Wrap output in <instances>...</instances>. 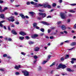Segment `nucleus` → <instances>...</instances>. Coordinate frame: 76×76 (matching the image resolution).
I'll use <instances>...</instances> for the list:
<instances>
[{
  "mask_svg": "<svg viewBox=\"0 0 76 76\" xmlns=\"http://www.w3.org/2000/svg\"><path fill=\"white\" fill-rule=\"evenodd\" d=\"M57 23L58 25H60V24H61V22L59 21L57 22Z\"/></svg>",
  "mask_w": 76,
  "mask_h": 76,
  "instance_id": "nucleus-37",
  "label": "nucleus"
},
{
  "mask_svg": "<svg viewBox=\"0 0 76 76\" xmlns=\"http://www.w3.org/2000/svg\"><path fill=\"white\" fill-rule=\"evenodd\" d=\"M69 57V56L68 55H66L65 56V59H67Z\"/></svg>",
  "mask_w": 76,
  "mask_h": 76,
  "instance_id": "nucleus-25",
  "label": "nucleus"
},
{
  "mask_svg": "<svg viewBox=\"0 0 76 76\" xmlns=\"http://www.w3.org/2000/svg\"><path fill=\"white\" fill-rule=\"evenodd\" d=\"M76 45V42H74L71 43L70 44V45L71 46H74Z\"/></svg>",
  "mask_w": 76,
  "mask_h": 76,
  "instance_id": "nucleus-16",
  "label": "nucleus"
},
{
  "mask_svg": "<svg viewBox=\"0 0 76 76\" xmlns=\"http://www.w3.org/2000/svg\"><path fill=\"white\" fill-rule=\"evenodd\" d=\"M64 58L62 57L61 58V61H64Z\"/></svg>",
  "mask_w": 76,
  "mask_h": 76,
  "instance_id": "nucleus-39",
  "label": "nucleus"
},
{
  "mask_svg": "<svg viewBox=\"0 0 76 76\" xmlns=\"http://www.w3.org/2000/svg\"><path fill=\"white\" fill-rule=\"evenodd\" d=\"M3 22H4V21H1L0 22V23H3Z\"/></svg>",
  "mask_w": 76,
  "mask_h": 76,
  "instance_id": "nucleus-56",
  "label": "nucleus"
},
{
  "mask_svg": "<svg viewBox=\"0 0 76 76\" xmlns=\"http://www.w3.org/2000/svg\"><path fill=\"white\" fill-rule=\"evenodd\" d=\"M38 37V35L37 34H33L31 36V37L32 38H36L35 37Z\"/></svg>",
  "mask_w": 76,
  "mask_h": 76,
  "instance_id": "nucleus-5",
  "label": "nucleus"
},
{
  "mask_svg": "<svg viewBox=\"0 0 76 76\" xmlns=\"http://www.w3.org/2000/svg\"><path fill=\"white\" fill-rule=\"evenodd\" d=\"M19 16H21L22 19H25V16H24V15H23V14H20Z\"/></svg>",
  "mask_w": 76,
  "mask_h": 76,
  "instance_id": "nucleus-10",
  "label": "nucleus"
},
{
  "mask_svg": "<svg viewBox=\"0 0 76 76\" xmlns=\"http://www.w3.org/2000/svg\"><path fill=\"white\" fill-rule=\"evenodd\" d=\"M30 14L31 15H34L35 14V13H34V12H29Z\"/></svg>",
  "mask_w": 76,
  "mask_h": 76,
  "instance_id": "nucleus-27",
  "label": "nucleus"
},
{
  "mask_svg": "<svg viewBox=\"0 0 76 76\" xmlns=\"http://www.w3.org/2000/svg\"><path fill=\"white\" fill-rule=\"evenodd\" d=\"M14 68L17 70H19V68H20V65H19L18 66H15Z\"/></svg>",
  "mask_w": 76,
  "mask_h": 76,
  "instance_id": "nucleus-9",
  "label": "nucleus"
},
{
  "mask_svg": "<svg viewBox=\"0 0 76 76\" xmlns=\"http://www.w3.org/2000/svg\"><path fill=\"white\" fill-rule=\"evenodd\" d=\"M44 33H42L40 34V36H42L43 35H44Z\"/></svg>",
  "mask_w": 76,
  "mask_h": 76,
  "instance_id": "nucleus-48",
  "label": "nucleus"
},
{
  "mask_svg": "<svg viewBox=\"0 0 76 76\" xmlns=\"http://www.w3.org/2000/svg\"><path fill=\"white\" fill-rule=\"evenodd\" d=\"M51 31V29H48V33H50V32Z\"/></svg>",
  "mask_w": 76,
  "mask_h": 76,
  "instance_id": "nucleus-41",
  "label": "nucleus"
},
{
  "mask_svg": "<svg viewBox=\"0 0 76 76\" xmlns=\"http://www.w3.org/2000/svg\"><path fill=\"white\" fill-rule=\"evenodd\" d=\"M8 9V8L7 7H5L4 8V10H1V12H4L5 10H7Z\"/></svg>",
  "mask_w": 76,
  "mask_h": 76,
  "instance_id": "nucleus-17",
  "label": "nucleus"
},
{
  "mask_svg": "<svg viewBox=\"0 0 76 76\" xmlns=\"http://www.w3.org/2000/svg\"><path fill=\"white\" fill-rule=\"evenodd\" d=\"M25 38L27 39H29V37L28 36H26L25 37Z\"/></svg>",
  "mask_w": 76,
  "mask_h": 76,
  "instance_id": "nucleus-43",
  "label": "nucleus"
},
{
  "mask_svg": "<svg viewBox=\"0 0 76 76\" xmlns=\"http://www.w3.org/2000/svg\"><path fill=\"white\" fill-rule=\"evenodd\" d=\"M50 57H51V55H49L48 56V58L50 59Z\"/></svg>",
  "mask_w": 76,
  "mask_h": 76,
  "instance_id": "nucleus-55",
  "label": "nucleus"
},
{
  "mask_svg": "<svg viewBox=\"0 0 76 76\" xmlns=\"http://www.w3.org/2000/svg\"><path fill=\"white\" fill-rule=\"evenodd\" d=\"M19 74H20V73H19V72H15V75H19Z\"/></svg>",
  "mask_w": 76,
  "mask_h": 76,
  "instance_id": "nucleus-51",
  "label": "nucleus"
},
{
  "mask_svg": "<svg viewBox=\"0 0 76 76\" xmlns=\"http://www.w3.org/2000/svg\"><path fill=\"white\" fill-rule=\"evenodd\" d=\"M42 70V67L41 66H39L38 67V70L39 71H41Z\"/></svg>",
  "mask_w": 76,
  "mask_h": 76,
  "instance_id": "nucleus-23",
  "label": "nucleus"
},
{
  "mask_svg": "<svg viewBox=\"0 0 76 76\" xmlns=\"http://www.w3.org/2000/svg\"><path fill=\"white\" fill-rule=\"evenodd\" d=\"M69 17H72V15L71 14H69Z\"/></svg>",
  "mask_w": 76,
  "mask_h": 76,
  "instance_id": "nucleus-54",
  "label": "nucleus"
},
{
  "mask_svg": "<svg viewBox=\"0 0 76 76\" xmlns=\"http://www.w3.org/2000/svg\"><path fill=\"white\" fill-rule=\"evenodd\" d=\"M31 4H34V2L33 1H31L30 2Z\"/></svg>",
  "mask_w": 76,
  "mask_h": 76,
  "instance_id": "nucleus-57",
  "label": "nucleus"
},
{
  "mask_svg": "<svg viewBox=\"0 0 76 76\" xmlns=\"http://www.w3.org/2000/svg\"><path fill=\"white\" fill-rule=\"evenodd\" d=\"M8 41H12V39L10 38H9L8 39Z\"/></svg>",
  "mask_w": 76,
  "mask_h": 76,
  "instance_id": "nucleus-53",
  "label": "nucleus"
},
{
  "mask_svg": "<svg viewBox=\"0 0 76 76\" xmlns=\"http://www.w3.org/2000/svg\"><path fill=\"white\" fill-rule=\"evenodd\" d=\"M55 62L53 63L50 66V67H51V66H54V65H55Z\"/></svg>",
  "mask_w": 76,
  "mask_h": 76,
  "instance_id": "nucleus-30",
  "label": "nucleus"
},
{
  "mask_svg": "<svg viewBox=\"0 0 76 76\" xmlns=\"http://www.w3.org/2000/svg\"><path fill=\"white\" fill-rule=\"evenodd\" d=\"M64 32L65 34H67V32L66 31H64Z\"/></svg>",
  "mask_w": 76,
  "mask_h": 76,
  "instance_id": "nucleus-62",
  "label": "nucleus"
},
{
  "mask_svg": "<svg viewBox=\"0 0 76 76\" xmlns=\"http://www.w3.org/2000/svg\"><path fill=\"white\" fill-rule=\"evenodd\" d=\"M39 15H42V18H45V17H46V14L41 12L39 13Z\"/></svg>",
  "mask_w": 76,
  "mask_h": 76,
  "instance_id": "nucleus-3",
  "label": "nucleus"
},
{
  "mask_svg": "<svg viewBox=\"0 0 76 76\" xmlns=\"http://www.w3.org/2000/svg\"><path fill=\"white\" fill-rule=\"evenodd\" d=\"M27 5H29V4H30V2H27Z\"/></svg>",
  "mask_w": 76,
  "mask_h": 76,
  "instance_id": "nucleus-50",
  "label": "nucleus"
},
{
  "mask_svg": "<svg viewBox=\"0 0 76 76\" xmlns=\"http://www.w3.org/2000/svg\"><path fill=\"white\" fill-rule=\"evenodd\" d=\"M61 28L63 30H65L66 29V26H62Z\"/></svg>",
  "mask_w": 76,
  "mask_h": 76,
  "instance_id": "nucleus-21",
  "label": "nucleus"
},
{
  "mask_svg": "<svg viewBox=\"0 0 76 76\" xmlns=\"http://www.w3.org/2000/svg\"><path fill=\"white\" fill-rule=\"evenodd\" d=\"M33 27L34 28H35L37 26V23H34L33 24Z\"/></svg>",
  "mask_w": 76,
  "mask_h": 76,
  "instance_id": "nucleus-14",
  "label": "nucleus"
},
{
  "mask_svg": "<svg viewBox=\"0 0 76 76\" xmlns=\"http://www.w3.org/2000/svg\"><path fill=\"white\" fill-rule=\"evenodd\" d=\"M19 34L21 35H23V36H24V35H26V34L25 32L23 31H20V32L19 33Z\"/></svg>",
  "mask_w": 76,
  "mask_h": 76,
  "instance_id": "nucleus-8",
  "label": "nucleus"
},
{
  "mask_svg": "<svg viewBox=\"0 0 76 76\" xmlns=\"http://www.w3.org/2000/svg\"><path fill=\"white\" fill-rule=\"evenodd\" d=\"M65 13L64 12H61L60 13V16L61 19H65V15H64Z\"/></svg>",
  "mask_w": 76,
  "mask_h": 76,
  "instance_id": "nucleus-2",
  "label": "nucleus"
},
{
  "mask_svg": "<svg viewBox=\"0 0 76 76\" xmlns=\"http://www.w3.org/2000/svg\"><path fill=\"white\" fill-rule=\"evenodd\" d=\"M51 18V16H48L47 17V18Z\"/></svg>",
  "mask_w": 76,
  "mask_h": 76,
  "instance_id": "nucleus-59",
  "label": "nucleus"
},
{
  "mask_svg": "<svg viewBox=\"0 0 76 76\" xmlns=\"http://www.w3.org/2000/svg\"><path fill=\"white\" fill-rule=\"evenodd\" d=\"M0 71H1V72H4V71L3 69L2 68L0 69Z\"/></svg>",
  "mask_w": 76,
  "mask_h": 76,
  "instance_id": "nucleus-46",
  "label": "nucleus"
},
{
  "mask_svg": "<svg viewBox=\"0 0 76 76\" xmlns=\"http://www.w3.org/2000/svg\"><path fill=\"white\" fill-rule=\"evenodd\" d=\"M8 20L10 22H14V21L15 20L14 19V17L13 16H11L10 17L8 18Z\"/></svg>",
  "mask_w": 76,
  "mask_h": 76,
  "instance_id": "nucleus-1",
  "label": "nucleus"
},
{
  "mask_svg": "<svg viewBox=\"0 0 76 76\" xmlns=\"http://www.w3.org/2000/svg\"><path fill=\"white\" fill-rule=\"evenodd\" d=\"M2 7H1V6H0V12H2V11H1V10H2Z\"/></svg>",
  "mask_w": 76,
  "mask_h": 76,
  "instance_id": "nucleus-35",
  "label": "nucleus"
},
{
  "mask_svg": "<svg viewBox=\"0 0 76 76\" xmlns=\"http://www.w3.org/2000/svg\"><path fill=\"white\" fill-rule=\"evenodd\" d=\"M22 73H24V75L26 76H28L29 75V73L26 71H23L22 72Z\"/></svg>",
  "mask_w": 76,
  "mask_h": 76,
  "instance_id": "nucleus-4",
  "label": "nucleus"
},
{
  "mask_svg": "<svg viewBox=\"0 0 76 76\" xmlns=\"http://www.w3.org/2000/svg\"><path fill=\"white\" fill-rule=\"evenodd\" d=\"M37 60H35L34 61L33 63H34V64H35L36 63V62H37Z\"/></svg>",
  "mask_w": 76,
  "mask_h": 76,
  "instance_id": "nucleus-58",
  "label": "nucleus"
},
{
  "mask_svg": "<svg viewBox=\"0 0 76 76\" xmlns=\"http://www.w3.org/2000/svg\"><path fill=\"white\" fill-rule=\"evenodd\" d=\"M53 36L50 37V39H53Z\"/></svg>",
  "mask_w": 76,
  "mask_h": 76,
  "instance_id": "nucleus-61",
  "label": "nucleus"
},
{
  "mask_svg": "<svg viewBox=\"0 0 76 76\" xmlns=\"http://www.w3.org/2000/svg\"><path fill=\"white\" fill-rule=\"evenodd\" d=\"M33 5H35L34 7H38V4H37V3L34 2Z\"/></svg>",
  "mask_w": 76,
  "mask_h": 76,
  "instance_id": "nucleus-19",
  "label": "nucleus"
},
{
  "mask_svg": "<svg viewBox=\"0 0 76 76\" xmlns=\"http://www.w3.org/2000/svg\"><path fill=\"white\" fill-rule=\"evenodd\" d=\"M52 6H53V7H56V4L53 3Z\"/></svg>",
  "mask_w": 76,
  "mask_h": 76,
  "instance_id": "nucleus-31",
  "label": "nucleus"
},
{
  "mask_svg": "<svg viewBox=\"0 0 76 76\" xmlns=\"http://www.w3.org/2000/svg\"><path fill=\"white\" fill-rule=\"evenodd\" d=\"M8 29L9 31H10V27L9 26H8Z\"/></svg>",
  "mask_w": 76,
  "mask_h": 76,
  "instance_id": "nucleus-52",
  "label": "nucleus"
},
{
  "mask_svg": "<svg viewBox=\"0 0 76 76\" xmlns=\"http://www.w3.org/2000/svg\"><path fill=\"white\" fill-rule=\"evenodd\" d=\"M4 14H2L0 15V18H4Z\"/></svg>",
  "mask_w": 76,
  "mask_h": 76,
  "instance_id": "nucleus-20",
  "label": "nucleus"
},
{
  "mask_svg": "<svg viewBox=\"0 0 76 76\" xmlns=\"http://www.w3.org/2000/svg\"><path fill=\"white\" fill-rule=\"evenodd\" d=\"M35 28L36 29H39V28H40L39 27H38L37 26Z\"/></svg>",
  "mask_w": 76,
  "mask_h": 76,
  "instance_id": "nucleus-47",
  "label": "nucleus"
},
{
  "mask_svg": "<svg viewBox=\"0 0 76 76\" xmlns=\"http://www.w3.org/2000/svg\"><path fill=\"white\" fill-rule=\"evenodd\" d=\"M3 25H2V24L1 23H0V26L1 27H3Z\"/></svg>",
  "mask_w": 76,
  "mask_h": 76,
  "instance_id": "nucleus-64",
  "label": "nucleus"
},
{
  "mask_svg": "<svg viewBox=\"0 0 76 76\" xmlns=\"http://www.w3.org/2000/svg\"><path fill=\"white\" fill-rule=\"evenodd\" d=\"M28 43L29 44H34V42L31 41H29Z\"/></svg>",
  "mask_w": 76,
  "mask_h": 76,
  "instance_id": "nucleus-22",
  "label": "nucleus"
},
{
  "mask_svg": "<svg viewBox=\"0 0 76 76\" xmlns=\"http://www.w3.org/2000/svg\"><path fill=\"white\" fill-rule=\"evenodd\" d=\"M24 39V37H20V39L22 40Z\"/></svg>",
  "mask_w": 76,
  "mask_h": 76,
  "instance_id": "nucleus-36",
  "label": "nucleus"
},
{
  "mask_svg": "<svg viewBox=\"0 0 76 76\" xmlns=\"http://www.w3.org/2000/svg\"><path fill=\"white\" fill-rule=\"evenodd\" d=\"M34 59H37L38 58V56L36 55L34 56Z\"/></svg>",
  "mask_w": 76,
  "mask_h": 76,
  "instance_id": "nucleus-28",
  "label": "nucleus"
},
{
  "mask_svg": "<svg viewBox=\"0 0 76 76\" xmlns=\"http://www.w3.org/2000/svg\"><path fill=\"white\" fill-rule=\"evenodd\" d=\"M40 23H42L44 24V25H50V24L45 21H42Z\"/></svg>",
  "mask_w": 76,
  "mask_h": 76,
  "instance_id": "nucleus-7",
  "label": "nucleus"
},
{
  "mask_svg": "<svg viewBox=\"0 0 76 76\" xmlns=\"http://www.w3.org/2000/svg\"><path fill=\"white\" fill-rule=\"evenodd\" d=\"M66 66L65 65H63L62 64V69H64L66 67Z\"/></svg>",
  "mask_w": 76,
  "mask_h": 76,
  "instance_id": "nucleus-24",
  "label": "nucleus"
},
{
  "mask_svg": "<svg viewBox=\"0 0 76 76\" xmlns=\"http://www.w3.org/2000/svg\"><path fill=\"white\" fill-rule=\"evenodd\" d=\"M74 29H76V23L74 26L73 27Z\"/></svg>",
  "mask_w": 76,
  "mask_h": 76,
  "instance_id": "nucleus-42",
  "label": "nucleus"
},
{
  "mask_svg": "<svg viewBox=\"0 0 76 76\" xmlns=\"http://www.w3.org/2000/svg\"><path fill=\"white\" fill-rule=\"evenodd\" d=\"M66 70L68 72H74V70H72L71 69H70V68H67Z\"/></svg>",
  "mask_w": 76,
  "mask_h": 76,
  "instance_id": "nucleus-12",
  "label": "nucleus"
},
{
  "mask_svg": "<svg viewBox=\"0 0 76 76\" xmlns=\"http://www.w3.org/2000/svg\"><path fill=\"white\" fill-rule=\"evenodd\" d=\"M12 34H14V35H17V33H16L15 31L14 30H12Z\"/></svg>",
  "mask_w": 76,
  "mask_h": 76,
  "instance_id": "nucleus-18",
  "label": "nucleus"
},
{
  "mask_svg": "<svg viewBox=\"0 0 76 76\" xmlns=\"http://www.w3.org/2000/svg\"><path fill=\"white\" fill-rule=\"evenodd\" d=\"M60 68H62V64H60L58 65V67L56 68L57 69H59Z\"/></svg>",
  "mask_w": 76,
  "mask_h": 76,
  "instance_id": "nucleus-13",
  "label": "nucleus"
},
{
  "mask_svg": "<svg viewBox=\"0 0 76 76\" xmlns=\"http://www.w3.org/2000/svg\"><path fill=\"white\" fill-rule=\"evenodd\" d=\"M70 5H71V6H76V4H71Z\"/></svg>",
  "mask_w": 76,
  "mask_h": 76,
  "instance_id": "nucleus-33",
  "label": "nucleus"
},
{
  "mask_svg": "<svg viewBox=\"0 0 76 76\" xmlns=\"http://www.w3.org/2000/svg\"><path fill=\"white\" fill-rule=\"evenodd\" d=\"M11 27H15V25L14 24H12L11 25Z\"/></svg>",
  "mask_w": 76,
  "mask_h": 76,
  "instance_id": "nucleus-63",
  "label": "nucleus"
},
{
  "mask_svg": "<svg viewBox=\"0 0 76 76\" xmlns=\"http://www.w3.org/2000/svg\"><path fill=\"white\" fill-rule=\"evenodd\" d=\"M3 57H7V54H4L3 55Z\"/></svg>",
  "mask_w": 76,
  "mask_h": 76,
  "instance_id": "nucleus-45",
  "label": "nucleus"
},
{
  "mask_svg": "<svg viewBox=\"0 0 76 76\" xmlns=\"http://www.w3.org/2000/svg\"><path fill=\"white\" fill-rule=\"evenodd\" d=\"M69 12H71V13H75V11L73 10H70L69 11Z\"/></svg>",
  "mask_w": 76,
  "mask_h": 76,
  "instance_id": "nucleus-32",
  "label": "nucleus"
},
{
  "mask_svg": "<svg viewBox=\"0 0 76 76\" xmlns=\"http://www.w3.org/2000/svg\"><path fill=\"white\" fill-rule=\"evenodd\" d=\"M47 61H44L42 63V64H45L46 63H47Z\"/></svg>",
  "mask_w": 76,
  "mask_h": 76,
  "instance_id": "nucleus-26",
  "label": "nucleus"
},
{
  "mask_svg": "<svg viewBox=\"0 0 76 76\" xmlns=\"http://www.w3.org/2000/svg\"><path fill=\"white\" fill-rule=\"evenodd\" d=\"M15 7H19V6H20V5H15Z\"/></svg>",
  "mask_w": 76,
  "mask_h": 76,
  "instance_id": "nucleus-49",
  "label": "nucleus"
},
{
  "mask_svg": "<svg viewBox=\"0 0 76 76\" xmlns=\"http://www.w3.org/2000/svg\"><path fill=\"white\" fill-rule=\"evenodd\" d=\"M44 7L45 8L46 7H48L49 9H51V7L50 5L46 4H45Z\"/></svg>",
  "mask_w": 76,
  "mask_h": 76,
  "instance_id": "nucleus-6",
  "label": "nucleus"
},
{
  "mask_svg": "<svg viewBox=\"0 0 76 76\" xmlns=\"http://www.w3.org/2000/svg\"><path fill=\"white\" fill-rule=\"evenodd\" d=\"M39 48L38 47H37L34 48V51H39Z\"/></svg>",
  "mask_w": 76,
  "mask_h": 76,
  "instance_id": "nucleus-15",
  "label": "nucleus"
},
{
  "mask_svg": "<svg viewBox=\"0 0 76 76\" xmlns=\"http://www.w3.org/2000/svg\"><path fill=\"white\" fill-rule=\"evenodd\" d=\"M21 54H22V55H23V56H25V55L26 54V53H24L23 52H21Z\"/></svg>",
  "mask_w": 76,
  "mask_h": 76,
  "instance_id": "nucleus-34",
  "label": "nucleus"
},
{
  "mask_svg": "<svg viewBox=\"0 0 76 76\" xmlns=\"http://www.w3.org/2000/svg\"><path fill=\"white\" fill-rule=\"evenodd\" d=\"M15 24H16V25H19V23L18 22L16 21L15 23Z\"/></svg>",
  "mask_w": 76,
  "mask_h": 76,
  "instance_id": "nucleus-38",
  "label": "nucleus"
},
{
  "mask_svg": "<svg viewBox=\"0 0 76 76\" xmlns=\"http://www.w3.org/2000/svg\"><path fill=\"white\" fill-rule=\"evenodd\" d=\"M40 31L42 32H44V29L42 28L40 29Z\"/></svg>",
  "mask_w": 76,
  "mask_h": 76,
  "instance_id": "nucleus-29",
  "label": "nucleus"
},
{
  "mask_svg": "<svg viewBox=\"0 0 76 76\" xmlns=\"http://www.w3.org/2000/svg\"><path fill=\"white\" fill-rule=\"evenodd\" d=\"M45 5V4H38V5H37V7H42L43 6L44 7Z\"/></svg>",
  "mask_w": 76,
  "mask_h": 76,
  "instance_id": "nucleus-11",
  "label": "nucleus"
},
{
  "mask_svg": "<svg viewBox=\"0 0 76 76\" xmlns=\"http://www.w3.org/2000/svg\"><path fill=\"white\" fill-rule=\"evenodd\" d=\"M63 2L62 0H59L58 1V2L60 3H61Z\"/></svg>",
  "mask_w": 76,
  "mask_h": 76,
  "instance_id": "nucleus-44",
  "label": "nucleus"
},
{
  "mask_svg": "<svg viewBox=\"0 0 76 76\" xmlns=\"http://www.w3.org/2000/svg\"><path fill=\"white\" fill-rule=\"evenodd\" d=\"M3 1H2V0H0V3H3Z\"/></svg>",
  "mask_w": 76,
  "mask_h": 76,
  "instance_id": "nucleus-60",
  "label": "nucleus"
},
{
  "mask_svg": "<svg viewBox=\"0 0 76 76\" xmlns=\"http://www.w3.org/2000/svg\"><path fill=\"white\" fill-rule=\"evenodd\" d=\"M71 60L72 61H76V59L75 58H72L71 59Z\"/></svg>",
  "mask_w": 76,
  "mask_h": 76,
  "instance_id": "nucleus-40",
  "label": "nucleus"
}]
</instances>
